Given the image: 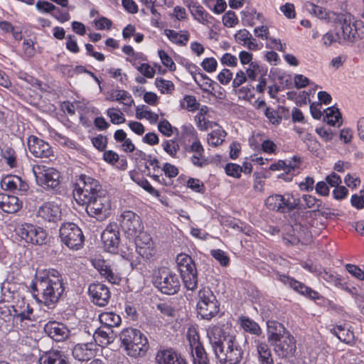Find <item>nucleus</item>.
I'll list each match as a JSON object with an SVG mask.
<instances>
[{"mask_svg": "<svg viewBox=\"0 0 364 364\" xmlns=\"http://www.w3.org/2000/svg\"><path fill=\"white\" fill-rule=\"evenodd\" d=\"M156 361L158 364H187L186 360L172 348L159 350Z\"/></svg>", "mask_w": 364, "mask_h": 364, "instance_id": "28", "label": "nucleus"}, {"mask_svg": "<svg viewBox=\"0 0 364 364\" xmlns=\"http://www.w3.org/2000/svg\"><path fill=\"white\" fill-rule=\"evenodd\" d=\"M107 100L109 101H117L128 107H131L132 104L134 103L132 95L125 90L113 91Z\"/></svg>", "mask_w": 364, "mask_h": 364, "instance_id": "40", "label": "nucleus"}, {"mask_svg": "<svg viewBox=\"0 0 364 364\" xmlns=\"http://www.w3.org/2000/svg\"><path fill=\"white\" fill-rule=\"evenodd\" d=\"M274 279L280 281L284 285L289 287L300 294L312 300L320 299L322 297L316 291H314L311 288L306 286L304 283H301L294 278L289 277L287 275L276 272Z\"/></svg>", "mask_w": 364, "mask_h": 364, "instance_id": "16", "label": "nucleus"}, {"mask_svg": "<svg viewBox=\"0 0 364 364\" xmlns=\"http://www.w3.org/2000/svg\"><path fill=\"white\" fill-rule=\"evenodd\" d=\"M227 175L234 178H240L242 173L240 166L236 164L229 163L225 167Z\"/></svg>", "mask_w": 364, "mask_h": 364, "instance_id": "62", "label": "nucleus"}, {"mask_svg": "<svg viewBox=\"0 0 364 364\" xmlns=\"http://www.w3.org/2000/svg\"><path fill=\"white\" fill-rule=\"evenodd\" d=\"M23 55L26 58H31L36 54L34 43L31 39H25L23 43Z\"/></svg>", "mask_w": 364, "mask_h": 364, "instance_id": "56", "label": "nucleus"}, {"mask_svg": "<svg viewBox=\"0 0 364 364\" xmlns=\"http://www.w3.org/2000/svg\"><path fill=\"white\" fill-rule=\"evenodd\" d=\"M325 120L331 126L339 127L341 124V114L338 109L335 107H331L326 109Z\"/></svg>", "mask_w": 364, "mask_h": 364, "instance_id": "41", "label": "nucleus"}, {"mask_svg": "<svg viewBox=\"0 0 364 364\" xmlns=\"http://www.w3.org/2000/svg\"><path fill=\"white\" fill-rule=\"evenodd\" d=\"M93 338L100 343V346H107L113 341V331L109 328H98L93 334Z\"/></svg>", "mask_w": 364, "mask_h": 364, "instance_id": "36", "label": "nucleus"}, {"mask_svg": "<svg viewBox=\"0 0 364 364\" xmlns=\"http://www.w3.org/2000/svg\"><path fill=\"white\" fill-rule=\"evenodd\" d=\"M265 205L269 210L279 213H287L294 209H301L300 199L290 195L274 194L269 196L265 200Z\"/></svg>", "mask_w": 364, "mask_h": 364, "instance_id": "9", "label": "nucleus"}, {"mask_svg": "<svg viewBox=\"0 0 364 364\" xmlns=\"http://www.w3.org/2000/svg\"><path fill=\"white\" fill-rule=\"evenodd\" d=\"M239 321L241 327L245 331L257 336L262 334V331L258 323L252 319H250L249 317L240 316Z\"/></svg>", "mask_w": 364, "mask_h": 364, "instance_id": "39", "label": "nucleus"}, {"mask_svg": "<svg viewBox=\"0 0 364 364\" xmlns=\"http://www.w3.org/2000/svg\"><path fill=\"white\" fill-rule=\"evenodd\" d=\"M44 329L48 336L57 342L65 340L70 335L68 327L57 321H49L46 324Z\"/></svg>", "mask_w": 364, "mask_h": 364, "instance_id": "27", "label": "nucleus"}, {"mask_svg": "<svg viewBox=\"0 0 364 364\" xmlns=\"http://www.w3.org/2000/svg\"><path fill=\"white\" fill-rule=\"evenodd\" d=\"M158 53L162 64L166 68H169L170 70H175L176 64L173 61L172 58L167 54V53L163 50H159Z\"/></svg>", "mask_w": 364, "mask_h": 364, "instance_id": "61", "label": "nucleus"}, {"mask_svg": "<svg viewBox=\"0 0 364 364\" xmlns=\"http://www.w3.org/2000/svg\"><path fill=\"white\" fill-rule=\"evenodd\" d=\"M318 277L326 281L328 284L333 285L336 287L350 291V289L343 284L342 280L339 275L334 272L327 271L326 269H321L318 271Z\"/></svg>", "mask_w": 364, "mask_h": 364, "instance_id": "34", "label": "nucleus"}, {"mask_svg": "<svg viewBox=\"0 0 364 364\" xmlns=\"http://www.w3.org/2000/svg\"><path fill=\"white\" fill-rule=\"evenodd\" d=\"M100 323L104 325V328H109L112 329L113 327L119 326L121 323V317L112 312H103L99 316Z\"/></svg>", "mask_w": 364, "mask_h": 364, "instance_id": "35", "label": "nucleus"}, {"mask_svg": "<svg viewBox=\"0 0 364 364\" xmlns=\"http://www.w3.org/2000/svg\"><path fill=\"white\" fill-rule=\"evenodd\" d=\"M210 255L220 264V265L226 267L229 264L230 258L223 250L220 249L213 250L210 252Z\"/></svg>", "mask_w": 364, "mask_h": 364, "instance_id": "52", "label": "nucleus"}, {"mask_svg": "<svg viewBox=\"0 0 364 364\" xmlns=\"http://www.w3.org/2000/svg\"><path fill=\"white\" fill-rule=\"evenodd\" d=\"M182 136L185 142H188V144L199 140L196 130L191 124H184L182 127Z\"/></svg>", "mask_w": 364, "mask_h": 364, "instance_id": "46", "label": "nucleus"}, {"mask_svg": "<svg viewBox=\"0 0 364 364\" xmlns=\"http://www.w3.org/2000/svg\"><path fill=\"white\" fill-rule=\"evenodd\" d=\"M72 353L79 361H88L95 355V345L93 343H78L74 346Z\"/></svg>", "mask_w": 364, "mask_h": 364, "instance_id": "29", "label": "nucleus"}, {"mask_svg": "<svg viewBox=\"0 0 364 364\" xmlns=\"http://www.w3.org/2000/svg\"><path fill=\"white\" fill-rule=\"evenodd\" d=\"M21 208L18 197L0 193V209L7 213H15Z\"/></svg>", "mask_w": 364, "mask_h": 364, "instance_id": "33", "label": "nucleus"}, {"mask_svg": "<svg viewBox=\"0 0 364 364\" xmlns=\"http://www.w3.org/2000/svg\"><path fill=\"white\" fill-rule=\"evenodd\" d=\"M155 85L163 94H171L175 89L174 84L170 80L156 78Z\"/></svg>", "mask_w": 364, "mask_h": 364, "instance_id": "49", "label": "nucleus"}, {"mask_svg": "<svg viewBox=\"0 0 364 364\" xmlns=\"http://www.w3.org/2000/svg\"><path fill=\"white\" fill-rule=\"evenodd\" d=\"M136 251L144 258L149 259L151 256L152 239L151 236L143 230L136 236H135Z\"/></svg>", "mask_w": 364, "mask_h": 364, "instance_id": "30", "label": "nucleus"}, {"mask_svg": "<svg viewBox=\"0 0 364 364\" xmlns=\"http://www.w3.org/2000/svg\"><path fill=\"white\" fill-rule=\"evenodd\" d=\"M223 23L225 26L232 28L238 23L236 14L232 11H228L223 16Z\"/></svg>", "mask_w": 364, "mask_h": 364, "instance_id": "59", "label": "nucleus"}, {"mask_svg": "<svg viewBox=\"0 0 364 364\" xmlns=\"http://www.w3.org/2000/svg\"><path fill=\"white\" fill-rule=\"evenodd\" d=\"M267 328V341L269 343L277 341V339L289 333L282 323L274 320L268 321Z\"/></svg>", "mask_w": 364, "mask_h": 364, "instance_id": "32", "label": "nucleus"}, {"mask_svg": "<svg viewBox=\"0 0 364 364\" xmlns=\"http://www.w3.org/2000/svg\"><path fill=\"white\" fill-rule=\"evenodd\" d=\"M311 6L310 12L313 13L316 17L324 20L330 19L331 13L328 12L326 9L314 4H312Z\"/></svg>", "mask_w": 364, "mask_h": 364, "instance_id": "57", "label": "nucleus"}, {"mask_svg": "<svg viewBox=\"0 0 364 364\" xmlns=\"http://www.w3.org/2000/svg\"><path fill=\"white\" fill-rule=\"evenodd\" d=\"M185 149L188 153H193L191 162L195 166L203 168L208 164V160L205 156V149L200 140L194 141L191 144H186Z\"/></svg>", "mask_w": 364, "mask_h": 364, "instance_id": "25", "label": "nucleus"}, {"mask_svg": "<svg viewBox=\"0 0 364 364\" xmlns=\"http://www.w3.org/2000/svg\"><path fill=\"white\" fill-rule=\"evenodd\" d=\"M342 36L343 39L355 42L360 38H364V26L361 21H352L350 17H345L342 20Z\"/></svg>", "mask_w": 364, "mask_h": 364, "instance_id": "18", "label": "nucleus"}, {"mask_svg": "<svg viewBox=\"0 0 364 364\" xmlns=\"http://www.w3.org/2000/svg\"><path fill=\"white\" fill-rule=\"evenodd\" d=\"M106 112L110 118L111 122L114 124H119L125 122L124 115L119 109L109 108Z\"/></svg>", "mask_w": 364, "mask_h": 364, "instance_id": "50", "label": "nucleus"}, {"mask_svg": "<svg viewBox=\"0 0 364 364\" xmlns=\"http://www.w3.org/2000/svg\"><path fill=\"white\" fill-rule=\"evenodd\" d=\"M186 186L196 193H203L205 191L203 183L198 178H190L186 182Z\"/></svg>", "mask_w": 364, "mask_h": 364, "instance_id": "58", "label": "nucleus"}, {"mask_svg": "<svg viewBox=\"0 0 364 364\" xmlns=\"http://www.w3.org/2000/svg\"><path fill=\"white\" fill-rule=\"evenodd\" d=\"M101 240L106 251L116 254L120 242V233L116 223H109L103 230Z\"/></svg>", "mask_w": 364, "mask_h": 364, "instance_id": "17", "label": "nucleus"}, {"mask_svg": "<svg viewBox=\"0 0 364 364\" xmlns=\"http://www.w3.org/2000/svg\"><path fill=\"white\" fill-rule=\"evenodd\" d=\"M186 337L189 342L190 349L193 364H210V360L202 343L196 328H188Z\"/></svg>", "mask_w": 364, "mask_h": 364, "instance_id": "11", "label": "nucleus"}, {"mask_svg": "<svg viewBox=\"0 0 364 364\" xmlns=\"http://www.w3.org/2000/svg\"><path fill=\"white\" fill-rule=\"evenodd\" d=\"M1 187L4 190L19 195H23L29 188L27 182L16 175L4 177L1 181Z\"/></svg>", "mask_w": 364, "mask_h": 364, "instance_id": "24", "label": "nucleus"}, {"mask_svg": "<svg viewBox=\"0 0 364 364\" xmlns=\"http://www.w3.org/2000/svg\"><path fill=\"white\" fill-rule=\"evenodd\" d=\"M93 146L99 151H105L107 144V138L102 134H99L92 139Z\"/></svg>", "mask_w": 364, "mask_h": 364, "instance_id": "64", "label": "nucleus"}, {"mask_svg": "<svg viewBox=\"0 0 364 364\" xmlns=\"http://www.w3.org/2000/svg\"><path fill=\"white\" fill-rule=\"evenodd\" d=\"M82 204L86 205L87 215L98 221L106 220L111 214V200L108 193Z\"/></svg>", "mask_w": 364, "mask_h": 364, "instance_id": "7", "label": "nucleus"}, {"mask_svg": "<svg viewBox=\"0 0 364 364\" xmlns=\"http://www.w3.org/2000/svg\"><path fill=\"white\" fill-rule=\"evenodd\" d=\"M226 132L221 129H215L208 134V143L212 146H218L225 141Z\"/></svg>", "mask_w": 364, "mask_h": 364, "instance_id": "43", "label": "nucleus"}, {"mask_svg": "<svg viewBox=\"0 0 364 364\" xmlns=\"http://www.w3.org/2000/svg\"><path fill=\"white\" fill-rule=\"evenodd\" d=\"M39 364H70L68 357L61 350L44 352L38 358Z\"/></svg>", "mask_w": 364, "mask_h": 364, "instance_id": "31", "label": "nucleus"}, {"mask_svg": "<svg viewBox=\"0 0 364 364\" xmlns=\"http://www.w3.org/2000/svg\"><path fill=\"white\" fill-rule=\"evenodd\" d=\"M33 173L38 186L47 190H56L60 186V173L53 168L41 171L40 166L33 168Z\"/></svg>", "mask_w": 364, "mask_h": 364, "instance_id": "13", "label": "nucleus"}, {"mask_svg": "<svg viewBox=\"0 0 364 364\" xmlns=\"http://www.w3.org/2000/svg\"><path fill=\"white\" fill-rule=\"evenodd\" d=\"M183 4L188 9L193 19L199 23L205 26L213 23L214 17L206 11L198 1L196 0H183Z\"/></svg>", "mask_w": 364, "mask_h": 364, "instance_id": "20", "label": "nucleus"}, {"mask_svg": "<svg viewBox=\"0 0 364 364\" xmlns=\"http://www.w3.org/2000/svg\"><path fill=\"white\" fill-rule=\"evenodd\" d=\"M60 206L55 202H46L39 206L37 217L49 223H57L61 220Z\"/></svg>", "mask_w": 364, "mask_h": 364, "instance_id": "23", "label": "nucleus"}, {"mask_svg": "<svg viewBox=\"0 0 364 364\" xmlns=\"http://www.w3.org/2000/svg\"><path fill=\"white\" fill-rule=\"evenodd\" d=\"M2 159H5L6 164L11 168L16 166V156L15 151L10 147L3 151Z\"/></svg>", "mask_w": 364, "mask_h": 364, "instance_id": "53", "label": "nucleus"}, {"mask_svg": "<svg viewBox=\"0 0 364 364\" xmlns=\"http://www.w3.org/2000/svg\"><path fill=\"white\" fill-rule=\"evenodd\" d=\"M248 80L246 73L243 70H239L235 77L232 79V87L236 90L237 88L241 87L245 82Z\"/></svg>", "mask_w": 364, "mask_h": 364, "instance_id": "55", "label": "nucleus"}, {"mask_svg": "<svg viewBox=\"0 0 364 364\" xmlns=\"http://www.w3.org/2000/svg\"><path fill=\"white\" fill-rule=\"evenodd\" d=\"M134 181L139 186H140L142 188H144L146 191H147L151 195L154 196H159V191H156L154 188H153L151 186V185L150 184V183L146 178H138L137 179H134Z\"/></svg>", "mask_w": 364, "mask_h": 364, "instance_id": "60", "label": "nucleus"}, {"mask_svg": "<svg viewBox=\"0 0 364 364\" xmlns=\"http://www.w3.org/2000/svg\"><path fill=\"white\" fill-rule=\"evenodd\" d=\"M176 262L186 288L194 291L198 287V272L193 259L181 253L176 257Z\"/></svg>", "mask_w": 364, "mask_h": 364, "instance_id": "4", "label": "nucleus"}, {"mask_svg": "<svg viewBox=\"0 0 364 364\" xmlns=\"http://www.w3.org/2000/svg\"><path fill=\"white\" fill-rule=\"evenodd\" d=\"M198 312L201 317L210 320L220 311V304L209 287L202 288L198 294Z\"/></svg>", "mask_w": 364, "mask_h": 364, "instance_id": "6", "label": "nucleus"}, {"mask_svg": "<svg viewBox=\"0 0 364 364\" xmlns=\"http://www.w3.org/2000/svg\"><path fill=\"white\" fill-rule=\"evenodd\" d=\"M88 294L92 303L99 306L108 304L111 294L109 288L102 283H93L88 287Z\"/></svg>", "mask_w": 364, "mask_h": 364, "instance_id": "22", "label": "nucleus"}, {"mask_svg": "<svg viewBox=\"0 0 364 364\" xmlns=\"http://www.w3.org/2000/svg\"><path fill=\"white\" fill-rule=\"evenodd\" d=\"M28 146L31 154L37 158L48 159L54 156L50 145L36 136H31L28 139Z\"/></svg>", "mask_w": 364, "mask_h": 364, "instance_id": "21", "label": "nucleus"}, {"mask_svg": "<svg viewBox=\"0 0 364 364\" xmlns=\"http://www.w3.org/2000/svg\"><path fill=\"white\" fill-rule=\"evenodd\" d=\"M246 76L249 80L255 81L257 80L258 75H265L267 70H264L262 66L259 65L257 62L250 63L248 68L245 70Z\"/></svg>", "mask_w": 364, "mask_h": 364, "instance_id": "42", "label": "nucleus"}, {"mask_svg": "<svg viewBox=\"0 0 364 364\" xmlns=\"http://www.w3.org/2000/svg\"><path fill=\"white\" fill-rule=\"evenodd\" d=\"M209 343L220 364H239L244 350L233 335L220 326H215L207 332Z\"/></svg>", "mask_w": 364, "mask_h": 364, "instance_id": "2", "label": "nucleus"}, {"mask_svg": "<svg viewBox=\"0 0 364 364\" xmlns=\"http://www.w3.org/2000/svg\"><path fill=\"white\" fill-rule=\"evenodd\" d=\"M119 223L122 229L128 237H134L144 230L140 217L131 210H125L121 214Z\"/></svg>", "mask_w": 364, "mask_h": 364, "instance_id": "12", "label": "nucleus"}, {"mask_svg": "<svg viewBox=\"0 0 364 364\" xmlns=\"http://www.w3.org/2000/svg\"><path fill=\"white\" fill-rule=\"evenodd\" d=\"M300 159L294 156L290 161L279 160L277 163L271 164L269 170L284 171V173L279 175V178L285 181H291L294 176L297 173Z\"/></svg>", "mask_w": 364, "mask_h": 364, "instance_id": "19", "label": "nucleus"}, {"mask_svg": "<svg viewBox=\"0 0 364 364\" xmlns=\"http://www.w3.org/2000/svg\"><path fill=\"white\" fill-rule=\"evenodd\" d=\"M14 316L19 318L20 321L30 320V315L33 313V309L29 304L26 303L23 300L18 301L14 307Z\"/></svg>", "mask_w": 364, "mask_h": 364, "instance_id": "38", "label": "nucleus"}, {"mask_svg": "<svg viewBox=\"0 0 364 364\" xmlns=\"http://www.w3.org/2000/svg\"><path fill=\"white\" fill-rule=\"evenodd\" d=\"M165 33L171 42L179 46H186L189 39L188 34H180L173 30L167 29Z\"/></svg>", "mask_w": 364, "mask_h": 364, "instance_id": "45", "label": "nucleus"}, {"mask_svg": "<svg viewBox=\"0 0 364 364\" xmlns=\"http://www.w3.org/2000/svg\"><path fill=\"white\" fill-rule=\"evenodd\" d=\"M94 267L99 272L100 275L105 277L112 284H117L120 281V277L114 272L113 264L109 261L95 259L92 262Z\"/></svg>", "mask_w": 364, "mask_h": 364, "instance_id": "26", "label": "nucleus"}, {"mask_svg": "<svg viewBox=\"0 0 364 364\" xmlns=\"http://www.w3.org/2000/svg\"><path fill=\"white\" fill-rule=\"evenodd\" d=\"M302 200L304 202V204L300 202V205L302 206L300 210L305 208H314V211H316L318 210L322 205V201L320 199H318L311 195H304L302 196Z\"/></svg>", "mask_w": 364, "mask_h": 364, "instance_id": "47", "label": "nucleus"}, {"mask_svg": "<svg viewBox=\"0 0 364 364\" xmlns=\"http://www.w3.org/2000/svg\"><path fill=\"white\" fill-rule=\"evenodd\" d=\"M235 38L238 43L245 46L248 41L252 39V36L247 30L242 29L235 35Z\"/></svg>", "mask_w": 364, "mask_h": 364, "instance_id": "63", "label": "nucleus"}, {"mask_svg": "<svg viewBox=\"0 0 364 364\" xmlns=\"http://www.w3.org/2000/svg\"><path fill=\"white\" fill-rule=\"evenodd\" d=\"M121 347L125 353L134 358H141L146 355L149 350L147 337L139 329L124 328L119 333Z\"/></svg>", "mask_w": 364, "mask_h": 364, "instance_id": "3", "label": "nucleus"}, {"mask_svg": "<svg viewBox=\"0 0 364 364\" xmlns=\"http://www.w3.org/2000/svg\"><path fill=\"white\" fill-rule=\"evenodd\" d=\"M161 146L164 150L172 157H176L179 151L178 144L173 140H165Z\"/></svg>", "mask_w": 364, "mask_h": 364, "instance_id": "51", "label": "nucleus"}, {"mask_svg": "<svg viewBox=\"0 0 364 364\" xmlns=\"http://www.w3.org/2000/svg\"><path fill=\"white\" fill-rule=\"evenodd\" d=\"M274 353L282 358H290L295 355L296 351V341L295 338L289 333L282 338L270 343Z\"/></svg>", "mask_w": 364, "mask_h": 364, "instance_id": "15", "label": "nucleus"}, {"mask_svg": "<svg viewBox=\"0 0 364 364\" xmlns=\"http://www.w3.org/2000/svg\"><path fill=\"white\" fill-rule=\"evenodd\" d=\"M242 22L245 26H252L256 23V20L259 19L260 14H257L252 9H246L242 11Z\"/></svg>", "mask_w": 364, "mask_h": 364, "instance_id": "48", "label": "nucleus"}, {"mask_svg": "<svg viewBox=\"0 0 364 364\" xmlns=\"http://www.w3.org/2000/svg\"><path fill=\"white\" fill-rule=\"evenodd\" d=\"M156 287L165 294L173 295L177 293L181 287V282L177 274L163 271L154 281Z\"/></svg>", "mask_w": 364, "mask_h": 364, "instance_id": "14", "label": "nucleus"}, {"mask_svg": "<svg viewBox=\"0 0 364 364\" xmlns=\"http://www.w3.org/2000/svg\"><path fill=\"white\" fill-rule=\"evenodd\" d=\"M17 235L28 243L37 245L46 244L48 241V234L41 227L24 223L16 229Z\"/></svg>", "mask_w": 364, "mask_h": 364, "instance_id": "10", "label": "nucleus"}, {"mask_svg": "<svg viewBox=\"0 0 364 364\" xmlns=\"http://www.w3.org/2000/svg\"><path fill=\"white\" fill-rule=\"evenodd\" d=\"M180 106L182 109L193 112L199 109L200 103L197 101L195 96L186 95L180 101Z\"/></svg>", "mask_w": 364, "mask_h": 364, "instance_id": "44", "label": "nucleus"}, {"mask_svg": "<svg viewBox=\"0 0 364 364\" xmlns=\"http://www.w3.org/2000/svg\"><path fill=\"white\" fill-rule=\"evenodd\" d=\"M80 181L82 186L76 189L75 196L82 203L108 193L97 180L90 176L81 175Z\"/></svg>", "mask_w": 364, "mask_h": 364, "instance_id": "5", "label": "nucleus"}, {"mask_svg": "<svg viewBox=\"0 0 364 364\" xmlns=\"http://www.w3.org/2000/svg\"><path fill=\"white\" fill-rule=\"evenodd\" d=\"M60 237L62 242L68 248L79 250L84 243L82 230L73 223L62 224L60 228Z\"/></svg>", "mask_w": 364, "mask_h": 364, "instance_id": "8", "label": "nucleus"}, {"mask_svg": "<svg viewBox=\"0 0 364 364\" xmlns=\"http://www.w3.org/2000/svg\"><path fill=\"white\" fill-rule=\"evenodd\" d=\"M331 332L342 342L350 344L354 341V333L346 325H338L331 329Z\"/></svg>", "mask_w": 364, "mask_h": 364, "instance_id": "37", "label": "nucleus"}, {"mask_svg": "<svg viewBox=\"0 0 364 364\" xmlns=\"http://www.w3.org/2000/svg\"><path fill=\"white\" fill-rule=\"evenodd\" d=\"M31 288L36 300L49 308H53L65 292L63 276L54 269L38 272Z\"/></svg>", "mask_w": 364, "mask_h": 364, "instance_id": "1", "label": "nucleus"}, {"mask_svg": "<svg viewBox=\"0 0 364 364\" xmlns=\"http://www.w3.org/2000/svg\"><path fill=\"white\" fill-rule=\"evenodd\" d=\"M200 83L202 87H200L203 92L207 93H210L209 88L211 87L212 90L214 89L213 85L215 84V82L212 80L210 77H208L205 74L203 73H198Z\"/></svg>", "mask_w": 364, "mask_h": 364, "instance_id": "54", "label": "nucleus"}]
</instances>
